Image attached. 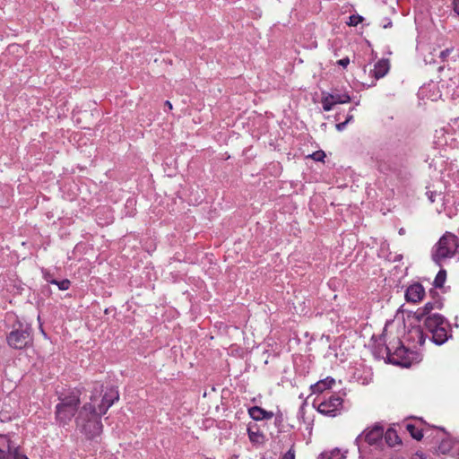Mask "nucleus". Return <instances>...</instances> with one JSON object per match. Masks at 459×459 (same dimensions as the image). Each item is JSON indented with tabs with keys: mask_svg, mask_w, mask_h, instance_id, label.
Returning <instances> with one entry per match:
<instances>
[{
	"mask_svg": "<svg viewBox=\"0 0 459 459\" xmlns=\"http://www.w3.org/2000/svg\"><path fill=\"white\" fill-rule=\"evenodd\" d=\"M102 392L103 385L96 383L90 397L91 402L81 408L75 419L77 427L90 440L100 437L102 432L101 415L119 399L118 391L115 387L108 388L103 395Z\"/></svg>",
	"mask_w": 459,
	"mask_h": 459,
	"instance_id": "1",
	"label": "nucleus"
},
{
	"mask_svg": "<svg viewBox=\"0 0 459 459\" xmlns=\"http://www.w3.org/2000/svg\"><path fill=\"white\" fill-rule=\"evenodd\" d=\"M425 329L431 334V341L442 345L452 337L449 321L440 314L429 315L423 320Z\"/></svg>",
	"mask_w": 459,
	"mask_h": 459,
	"instance_id": "2",
	"label": "nucleus"
},
{
	"mask_svg": "<svg viewBox=\"0 0 459 459\" xmlns=\"http://www.w3.org/2000/svg\"><path fill=\"white\" fill-rule=\"evenodd\" d=\"M459 248V238L452 232L446 231L433 246L431 258L433 262L441 266L442 262L454 257Z\"/></svg>",
	"mask_w": 459,
	"mask_h": 459,
	"instance_id": "3",
	"label": "nucleus"
},
{
	"mask_svg": "<svg viewBox=\"0 0 459 459\" xmlns=\"http://www.w3.org/2000/svg\"><path fill=\"white\" fill-rule=\"evenodd\" d=\"M386 351V361L388 363L408 368L411 365V359L410 355L411 352L405 348L402 341L397 339L392 342L391 346H385Z\"/></svg>",
	"mask_w": 459,
	"mask_h": 459,
	"instance_id": "4",
	"label": "nucleus"
},
{
	"mask_svg": "<svg viewBox=\"0 0 459 459\" xmlns=\"http://www.w3.org/2000/svg\"><path fill=\"white\" fill-rule=\"evenodd\" d=\"M31 329L28 325H19L18 328H13L7 335L8 345L15 350L26 348L31 342Z\"/></svg>",
	"mask_w": 459,
	"mask_h": 459,
	"instance_id": "5",
	"label": "nucleus"
},
{
	"mask_svg": "<svg viewBox=\"0 0 459 459\" xmlns=\"http://www.w3.org/2000/svg\"><path fill=\"white\" fill-rule=\"evenodd\" d=\"M317 411L323 415L335 417L340 414L342 409L343 400L337 394H330L328 397L324 396L322 400L317 399Z\"/></svg>",
	"mask_w": 459,
	"mask_h": 459,
	"instance_id": "6",
	"label": "nucleus"
},
{
	"mask_svg": "<svg viewBox=\"0 0 459 459\" xmlns=\"http://www.w3.org/2000/svg\"><path fill=\"white\" fill-rule=\"evenodd\" d=\"M58 403L56 406H62L78 410L81 403L80 391L77 389H64L56 390Z\"/></svg>",
	"mask_w": 459,
	"mask_h": 459,
	"instance_id": "7",
	"label": "nucleus"
},
{
	"mask_svg": "<svg viewBox=\"0 0 459 459\" xmlns=\"http://www.w3.org/2000/svg\"><path fill=\"white\" fill-rule=\"evenodd\" d=\"M351 101V97L347 92L333 91L331 93L323 92L322 105L325 111H330L336 104H344Z\"/></svg>",
	"mask_w": 459,
	"mask_h": 459,
	"instance_id": "8",
	"label": "nucleus"
},
{
	"mask_svg": "<svg viewBox=\"0 0 459 459\" xmlns=\"http://www.w3.org/2000/svg\"><path fill=\"white\" fill-rule=\"evenodd\" d=\"M384 436V429L379 425H375L371 429L365 430L362 434L359 435L355 439L359 450L360 449L361 442L364 439L368 445H377L382 441Z\"/></svg>",
	"mask_w": 459,
	"mask_h": 459,
	"instance_id": "9",
	"label": "nucleus"
},
{
	"mask_svg": "<svg viewBox=\"0 0 459 459\" xmlns=\"http://www.w3.org/2000/svg\"><path fill=\"white\" fill-rule=\"evenodd\" d=\"M443 307V302L441 299H435L427 302L422 307L418 308L415 312H410L408 316L413 317L418 323L424 320L429 315H433L434 309H441Z\"/></svg>",
	"mask_w": 459,
	"mask_h": 459,
	"instance_id": "10",
	"label": "nucleus"
},
{
	"mask_svg": "<svg viewBox=\"0 0 459 459\" xmlns=\"http://www.w3.org/2000/svg\"><path fill=\"white\" fill-rule=\"evenodd\" d=\"M425 290L420 282H415L407 287L405 290V299L407 302L418 303L423 299Z\"/></svg>",
	"mask_w": 459,
	"mask_h": 459,
	"instance_id": "11",
	"label": "nucleus"
},
{
	"mask_svg": "<svg viewBox=\"0 0 459 459\" xmlns=\"http://www.w3.org/2000/svg\"><path fill=\"white\" fill-rule=\"evenodd\" d=\"M76 411L75 409L56 406L55 416L57 424L63 427L68 425Z\"/></svg>",
	"mask_w": 459,
	"mask_h": 459,
	"instance_id": "12",
	"label": "nucleus"
},
{
	"mask_svg": "<svg viewBox=\"0 0 459 459\" xmlns=\"http://www.w3.org/2000/svg\"><path fill=\"white\" fill-rule=\"evenodd\" d=\"M16 445L7 435H0V459H8Z\"/></svg>",
	"mask_w": 459,
	"mask_h": 459,
	"instance_id": "13",
	"label": "nucleus"
},
{
	"mask_svg": "<svg viewBox=\"0 0 459 459\" xmlns=\"http://www.w3.org/2000/svg\"><path fill=\"white\" fill-rule=\"evenodd\" d=\"M248 414L254 420H271L273 417V411H265L259 406H253L248 409Z\"/></svg>",
	"mask_w": 459,
	"mask_h": 459,
	"instance_id": "14",
	"label": "nucleus"
},
{
	"mask_svg": "<svg viewBox=\"0 0 459 459\" xmlns=\"http://www.w3.org/2000/svg\"><path fill=\"white\" fill-rule=\"evenodd\" d=\"M389 69V61L387 59L383 58L375 65L374 69L372 71L373 76L376 79L383 78L388 73Z\"/></svg>",
	"mask_w": 459,
	"mask_h": 459,
	"instance_id": "15",
	"label": "nucleus"
},
{
	"mask_svg": "<svg viewBox=\"0 0 459 459\" xmlns=\"http://www.w3.org/2000/svg\"><path fill=\"white\" fill-rule=\"evenodd\" d=\"M334 383H335L334 379L328 377L323 380L316 382L315 385H311L312 393L313 394H322L325 390L330 389Z\"/></svg>",
	"mask_w": 459,
	"mask_h": 459,
	"instance_id": "16",
	"label": "nucleus"
},
{
	"mask_svg": "<svg viewBox=\"0 0 459 459\" xmlns=\"http://www.w3.org/2000/svg\"><path fill=\"white\" fill-rule=\"evenodd\" d=\"M379 340L382 342V343L375 344L372 352L376 358L378 359H386V351L385 350V346H391L392 342H390L388 345L385 344V340L384 339V335H380Z\"/></svg>",
	"mask_w": 459,
	"mask_h": 459,
	"instance_id": "17",
	"label": "nucleus"
},
{
	"mask_svg": "<svg viewBox=\"0 0 459 459\" xmlns=\"http://www.w3.org/2000/svg\"><path fill=\"white\" fill-rule=\"evenodd\" d=\"M385 442L390 446H394L395 444L401 442L395 430L390 429L385 434Z\"/></svg>",
	"mask_w": 459,
	"mask_h": 459,
	"instance_id": "18",
	"label": "nucleus"
},
{
	"mask_svg": "<svg viewBox=\"0 0 459 459\" xmlns=\"http://www.w3.org/2000/svg\"><path fill=\"white\" fill-rule=\"evenodd\" d=\"M345 456L337 448L330 451L322 453L317 459H344Z\"/></svg>",
	"mask_w": 459,
	"mask_h": 459,
	"instance_id": "19",
	"label": "nucleus"
},
{
	"mask_svg": "<svg viewBox=\"0 0 459 459\" xmlns=\"http://www.w3.org/2000/svg\"><path fill=\"white\" fill-rule=\"evenodd\" d=\"M406 429L410 433V435L418 441L421 440V438L423 437L422 429H419L414 424H406Z\"/></svg>",
	"mask_w": 459,
	"mask_h": 459,
	"instance_id": "20",
	"label": "nucleus"
},
{
	"mask_svg": "<svg viewBox=\"0 0 459 459\" xmlns=\"http://www.w3.org/2000/svg\"><path fill=\"white\" fill-rule=\"evenodd\" d=\"M446 279V271L445 269H440L437 273L433 285L435 288H442L445 284Z\"/></svg>",
	"mask_w": 459,
	"mask_h": 459,
	"instance_id": "21",
	"label": "nucleus"
},
{
	"mask_svg": "<svg viewBox=\"0 0 459 459\" xmlns=\"http://www.w3.org/2000/svg\"><path fill=\"white\" fill-rule=\"evenodd\" d=\"M45 280L51 284L56 285L60 290H66L71 285V281L68 279H64L62 281L48 280V275H46Z\"/></svg>",
	"mask_w": 459,
	"mask_h": 459,
	"instance_id": "22",
	"label": "nucleus"
},
{
	"mask_svg": "<svg viewBox=\"0 0 459 459\" xmlns=\"http://www.w3.org/2000/svg\"><path fill=\"white\" fill-rule=\"evenodd\" d=\"M8 459H29L25 455L20 452V446H16L13 450L10 453Z\"/></svg>",
	"mask_w": 459,
	"mask_h": 459,
	"instance_id": "23",
	"label": "nucleus"
},
{
	"mask_svg": "<svg viewBox=\"0 0 459 459\" xmlns=\"http://www.w3.org/2000/svg\"><path fill=\"white\" fill-rule=\"evenodd\" d=\"M452 449V443L449 440H443L440 445L438 446V450L442 454L449 453Z\"/></svg>",
	"mask_w": 459,
	"mask_h": 459,
	"instance_id": "24",
	"label": "nucleus"
},
{
	"mask_svg": "<svg viewBox=\"0 0 459 459\" xmlns=\"http://www.w3.org/2000/svg\"><path fill=\"white\" fill-rule=\"evenodd\" d=\"M363 21V17L360 15L352 14L349 17V22H347L350 26H357Z\"/></svg>",
	"mask_w": 459,
	"mask_h": 459,
	"instance_id": "25",
	"label": "nucleus"
},
{
	"mask_svg": "<svg viewBox=\"0 0 459 459\" xmlns=\"http://www.w3.org/2000/svg\"><path fill=\"white\" fill-rule=\"evenodd\" d=\"M310 157L316 161H324L325 153L323 151H316L312 153Z\"/></svg>",
	"mask_w": 459,
	"mask_h": 459,
	"instance_id": "26",
	"label": "nucleus"
},
{
	"mask_svg": "<svg viewBox=\"0 0 459 459\" xmlns=\"http://www.w3.org/2000/svg\"><path fill=\"white\" fill-rule=\"evenodd\" d=\"M248 437H249L250 441L255 443V442H258V437H263V435L261 433H259L258 431L254 432L250 429H248Z\"/></svg>",
	"mask_w": 459,
	"mask_h": 459,
	"instance_id": "27",
	"label": "nucleus"
},
{
	"mask_svg": "<svg viewBox=\"0 0 459 459\" xmlns=\"http://www.w3.org/2000/svg\"><path fill=\"white\" fill-rule=\"evenodd\" d=\"M414 333L417 334V336L419 337V342L420 344H423L424 342H425V339H424V333H423V331L422 329L418 326V327H415L414 328Z\"/></svg>",
	"mask_w": 459,
	"mask_h": 459,
	"instance_id": "28",
	"label": "nucleus"
},
{
	"mask_svg": "<svg viewBox=\"0 0 459 459\" xmlns=\"http://www.w3.org/2000/svg\"><path fill=\"white\" fill-rule=\"evenodd\" d=\"M453 51V48H446L445 50L440 52L439 57L442 59V61H446L447 56L451 54Z\"/></svg>",
	"mask_w": 459,
	"mask_h": 459,
	"instance_id": "29",
	"label": "nucleus"
},
{
	"mask_svg": "<svg viewBox=\"0 0 459 459\" xmlns=\"http://www.w3.org/2000/svg\"><path fill=\"white\" fill-rule=\"evenodd\" d=\"M281 459H295V452L293 449H290L284 454Z\"/></svg>",
	"mask_w": 459,
	"mask_h": 459,
	"instance_id": "30",
	"label": "nucleus"
},
{
	"mask_svg": "<svg viewBox=\"0 0 459 459\" xmlns=\"http://www.w3.org/2000/svg\"><path fill=\"white\" fill-rule=\"evenodd\" d=\"M337 64L339 65L342 66L343 68H345L350 64V59H349V57H344V58L340 59L339 61H337Z\"/></svg>",
	"mask_w": 459,
	"mask_h": 459,
	"instance_id": "31",
	"label": "nucleus"
},
{
	"mask_svg": "<svg viewBox=\"0 0 459 459\" xmlns=\"http://www.w3.org/2000/svg\"><path fill=\"white\" fill-rule=\"evenodd\" d=\"M411 459H427V457L424 455L421 452H416L412 455Z\"/></svg>",
	"mask_w": 459,
	"mask_h": 459,
	"instance_id": "32",
	"label": "nucleus"
},
{
	"mask_svg": "<svg viewBox=\"0 0 459 459\" xmlns=\"http://www.w3.org/2000/svg\"><path fill=\"white\" fill-rule=\"evenodd\" d=\"M453 9L455 13L459 16V0H453Z\"/></svg>",
	"mask_w": 459,
	"mask_h": 459,
	"instance_id": "33",
	"label": "nucleus"
},
{
	"mask_svg": "<svg viewBox=\"0 0 459 459\" xmlns=\"http://www.w3.org/2000/svg\"><path fill=\"white\" fill-rule=\"evenodd\" d=\"M347 126L345 121L336 124L335 127L338 131H342Z\"/></svg>",
	"mask_w": 459,
	"mask_h": 459,
	"instance_id": "34",
	"label": "nucleus"
},
{
	"mask_svg": "<svg viewBox=\"0 0 459 459\" xmlns=\"http://www.w3.org/2000/svg\"><path fill=\"white\" fill-rule=\"evenodd\" d=\"M429 294L432 296L433 300H435V299H441L439 295H438V293H437V291L433 290V289L429 290Z\"/></svg>",
	"mask_w": 459,
	"mask_h": 459,
	"instance_id": "35",
	"label": "nucleus"
},
{
	"mask_svg": "<svg viewBox=\"0 0 459 459\" xmlns=\"http://www.w3.org/2000/svg\"><path fill=\"white\" fill-rule=\"evenodd\" d=\"M425 63L427 65H431V64H434L435 63V60L433 58V56H426L425 59H424Z\"/></svg>",
	"mask_w": 459,
	"mask_h": 459,
	"instance_id": "36",
	"label": "nucleus"
},
{
	"mask_svg": "<svg viewBox=\"0 0 459 459\" xmlns=\"http://www.w3.org/2000/svg\"><path fill=\"white\" fill-rule=\"evenodd\" d=\"M392 27V22L388 19L387 22L383 25V28L387 29Z\"/></svg>",
	"mask_w": 459,
	"mask_h": 459,
	"instance_id": "37",
	"label": "nucleus"
},
{
	"mask_svg": "<svg viewBox=\"0 0 459 459\" xmlns=\"http://www.w3.org/2000/svg\"><path fill=\"white\" fill-rule=\"evenodd\" d=\"M353 119V116L352 115H347V117L345 119V122L348 124L350 123L351 120Z\"/></svg>",
	"mask_w": 459,
	"mask_h": 459,
	"instance_id": "38",
	"label": "nucleus"
},
{
	"mask_svg": "<svg viewBox=\"0 0 459 459\" xmlns=\"http://www.w3.org/2000/svg\"><path fill=\"white\" fill-rule=\"evenodd\" d=\"M165 106H167L169 109H172V104L170 103V101L166 100L165 101Z\"/></svg>",
	"mask_w": 459,
	"mask_h": 459,
	"instance_id": "39",
	"label": "nucleus"
},
{
	"mask_svg": "<svg viewBox=\"0 0 459 459\" xmlns=\"http://www.w3.org/2000/svg\"><path fill=\"white\" fill-rule=\"evenodd\" d=\"M398 232H399L400 235H404L405 234V230L403 228H401Z\"/></svg>",
	"mask_w": 459,
	"mask_h": 459,
	"instance_id": "40",
	"label": "nucleus"
},
{
	"mask_svg": "<svg viewBox=\"0 0 459 459\" xmlns=\"http://www.w3.org/2000/svg\"><path fill=\"white\" fill-rule=\"evenodd\" d=\"M46 275H48V280H54V279L51 277L50 273H45V274H44V277H45Z\"/></svg>",
	"mask_w": 459,
	"mask_h": 459,
	"instance_id": "41",
	"label": "nucleus"
},
{
	"mask_svg": "<svg viewBox=\"0 0 459 459\" xmlns=\"http://www.w3.org/2000/svg\"><path fill=\"white\" fill-rule=\"evenodd\" d=\"M429 199L431 202H434V196H433V194H431V195L429 196Z\"/></svg>",
	"mask_w": 459,
	"mask_h": 459,
	"instance_id": "42",
	"label": "nucleus"
},
{
	"mask_svg": "<svg viewBox=\"0 0 459 459\" xmlns=\"http://www.w3.org/2000/svg\"><path fill=\"white\" fill-rule=\"evenodd\" d=\"M443 69H444V66H443V65H441V66H439V67H438V69H437V70H438V72H441Z\"/></svg>",
	"mask_w": 459,
	"mask_h": 459,
	"instance_id": "43",
	"label": "nucleus"
}]
</instances>
